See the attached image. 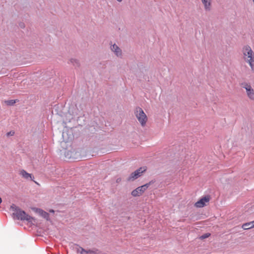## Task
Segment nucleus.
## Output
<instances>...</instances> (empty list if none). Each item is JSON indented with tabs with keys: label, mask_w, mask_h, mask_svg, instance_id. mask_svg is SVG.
Masks as SVG:
<instances>
[{
	"label": "nucleus",
	"mask_w": 254,
	"mask_h": 254,
	"mask_svg": "<svg viewBox=\"0 0 254 254\" xmlns=\"http://www.w3.org/2000/svg\"><path fill=\"white\" fill-rule=\"evenodd\" d=\"M206 10H209L211 8L212 0H201Z\"/></svg>",
	"instance_id": "8"
},
{
	"label": "nucleus",
	"mask_w": 254,
	"mask_h": 254,
	"mask_svg": "<svg viewBox=\"0 0 254 254\" xmlns=\"http://www.w3.org/2000/svg\"><path fill=\"white\" fill-rule=\"evenodd\" d=\"M242 52L244 60L249 64L252 70L254 71V52L248 45L243 47Z\"/></svg>",
	"instance_id": "1"
},
{
	"label": "nucleus",
	"mask_w": 254,
	"mask_h": 254,
	"mask_svg": "<svg viewBox=\"0 0 254 254\" xmlns=\"http://www.w3.org/2000/svg\"><path fill=\"white\" fill-rule=\"evenodd\" d=\"M13 215L14 217L18 220H26L28 222H32L33 220L32 217L27 214L25 211L20 209L16 210V211L13 213Z\"/></svg>",
	"instance_id": "3"
},
{
	"label": "nucleus",
	"mask_w": 254,
	"mask_h": 254,
	"mask_svg": "<svg viewBox=\"0 0 254 254\" xmlns=\"http://www.w3.org/2000/svg\"><path fill=\"white\" fill-rule=\"evenodd\" d=\"M210 235V234L209 233H206L203 235H202L201 238L202 239H205V238H208L209 236Z\"/></svg>",
	"instance_id": "15"
},
{
	"label": "nucleus",
	"mask_w": 254,
	"mask_h": 254,
	"mask_svg": "<svg viewBox=\"0 0 254 254\" xmlns=\"http://www.w3.org/2000/svg\"><path fill=\"white\" fill-rule=\"evenodd\" d=\"M20 175L25 179H27L30 178L31 180H32L31 174L28 173L26 171L24 170H22L20 171Z\"/></svg>",
	"instance_id": "11"
},
{
	"label": "nucleus",
	"mask_w": 254,
	"mask_h": 254,
	"mask_svg": "<svg viewBox=\"0 0 254 254\" xmlns=\"http://www.w3.org/2000/svg\"><path fill=\"white\" fill-rule=\"evenodd\" d=\"M134 113L140 125L142 127H145L148 121V118L143 110L138 107L135 108Z\"/></svg>",
	"instance_id": "2"
},
{
	"label": "nucleus",
	"mask_w": 254,
	"mask_h": 254,
	"mask_svg": "<svg viewBox=\"0 0 254 254\" xmlns=\"http://www.w3.org/2000/svg\"><path fill=\"white\" fill-rule=\"evenodd\" d=\"M2 202V199L0 197V204Z\"/></svg>",
	"instance_id": "18"
},
{
	"label": "nucleus",
	"mask_w": 254,
	"mask_h": 254,
	"mask_svg": "<svg viewBox=\"0 0 254 254\" xmlns=\"http://www.w3.org/2000/svg\"><path fill=\"white\" fill-rule=\"evenodd\" d=\"M111 49L117 56H121L122 51L120 48L118 47L116 45H113L111 48Z\"/></svg>",
	"instance_id": "9"
},
{
	"label": "nucleus",
	"mask_w": 254,
	"mask_h": 254,
	"mask_svg": "<svg viewBox=\"0 0 254 254\" xmlns=\"http://www.w3.org/2000/svg\"><path fill=\"white\" fill-rule=\"evenodd\" d=\"M50 212H53L54 210H50Z\"/></svg>",
	"instance_id": "20"
},
{
	"label": "nucleus",
	"mask_w": 254,
	"mask_h": 254,
	"mask_svg": "<svg viewBox=\"0 0 254 254\" xmlns=\"http://www.w3.org/2000/svg\"><path fill=\"white\" fill-rule=\"evenodd\" d=\"M151 184L152 182H150L144 185L137 187L131 191V195L134 197L141 195Z\"/></svg>",
	"instance_id": "5"
},
{
	"label": "nucleus",
	"mask_w": 254,
	"mask_h": 254,
	"mask_svg": "<svg viewBox=\"0 0 254 254\" xmlns=\"http://www.w3.org/2000/svg\"><path fill=\"white\" fill-rule=\"evenodd\" d=\"M118 1L121 2L122 1V0H117Z\"/></svg>",
	"instance_id": "19"
},
{
	"label": "nucleus",
	"mask_w": 254,
	"mask_h": 254,
	"mask_svg": "<svg viewBox=\"0 0 254 254\" xmlns=\"http://www.w3.org/2000/svg\"><path fill=\"white\" fill-rule=\"evenodd\" d=\"M253 226V228H254V221L251 222Z\"/></svg>",
	"instance_id": "17"
},
{
	"label": "nucleus",
	"mask_w": 254,
	"mask_h": 254,
	"mask_svg": "<svg viewBox=\"0 0 254 254\" xmlns=\"http://www.w3.org/2000/svg\"><path fill=\"white\" fill-rule=\"evenodd\" d=\"M210 199V197L209 195H206L196 202L194 205L196 208H201L206 205V204L208 203Z\"/></svg>",
	"instance_id": "6"
},
{
	"label": "nucleus",
	"mask_w": 254,
	"mask_h": 254,
	"mask_svg": "<svg viewBox=\"0 0 254 254\" xmlns=\"http://www.w3.org/2000/svg\"><path fill=\"white\" fill-rule=\"evenodd\" d=\"M147 170V167L145 166L140 167L134 172H132L130 176L127 178V181L128 182L133 181L140 177L143 173L145 172Z\"/></svg>",
	"instance_id": "4"
},
{
	"label": "nucleus",
	"mask_w": 254,
	"mask_h": 254,
	"mask_svg": "<svg viewBox=\"0 0 254 254\" xmlns=\"http://www.w3.org/2000/svg\"><path fill=\"white\" fill-rule=\"evenodd\" d=\"M37 212L39 213L43 217L46 218L47 220L48 219L49 215L47 212L40 209H37Z\"/></svg>",
	"instance_id": "12"
},
{
	"label": "nucleus",
	"mask_w": 254,
	"mask_h": 254,
	"mask_svg": "<svg viewBox=\"0 0 254 254\" xmlns=\"http://www.w3.org/2000/svg\"><path fill=\"white\" fill-rule=\"evenodd\" d=\"M242 227L244 230H248L251 228H253V226L251 222L244 224Z\"/></svg>",
	"instance_id": "13"
},
{
	"label": "nucleus",
	"mask_w": 254,
	"mask_h": 254,
	"mask_svg": "<svg viewBox=\"0 0 254 254\" xmlns=\"http://www.w3.org/2000/svg\"><path fill=\"white\" fill-rule=\"evenodd\" d=\"M15 103H16V101H15V100H7V101H5V103H6L7 105H9V106L13 105V104H14Z\"/></svg>",
	"instance_id": "14"
},
{
	"label": "nucleus",
	"mask_w": 254,
	"mask_h": 254,
	"mask_svg": "<svg viewBox=\"0 0 254 254\" xmlns=\"http://www.w3.org/2000/svg\"><path fill=\"white\" fill-rule=\"evenodd\" d=\"M77 252H79L81 254H96L95 251L91 250L86 251L81 247L77 249Z\"/></svg>",
	"instance_id": "10"
},
{
	"label": "nucleus",
	"mask_w": 254,
	"mask_h": 254,
	"mask_svg": "<svg viewBox=\"0 0 254 254\" xmlns=\"http://www.w3.org/2000/svg\"><path fill=\"white\" fill-rule=\"evenodd\" d=\"M122 179L121 178H118L116 180V182L119 183L121 181Z\"/></svg>",
	"instance_id": "16"
},
{
	"label": "nucleus",
	"mask_w": 254,
	"mask_h": 254,
	"mask_svg": "<svg viewBox=\"0 0 254 254\" xmlns=\"http://www.w3.org/2000/svg\"><path fill=\"white\" fill-rule=\"evenodd\" d=\"M242 86L246 89L248 97L251 100H254V90L251 86L248 83H243Z\"/></svg>",
	"instance_id": "7"
}]
</instances>
